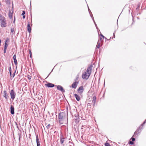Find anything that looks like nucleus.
Listing matches in <instances>:
<instances>
[{
  "mask_svg": "<svg viewBox=\"0 0 146 146\" xmlns=\"http://www.w3.org/2000/svg\"><path fill=\"white\" fill-rule=\"evenodd\" d=\"M68 116V113L65 112H60L58 115V119L59 123L62 124L64 122L65 119Z\"/></svg>",
  "mask_w": 146,
  "mask_h": 146,
  "instance_id": "nucleus-1",
  "label": "nucleus"
},
{
  "mask_svg": "<svg viewBox=\"0 0 146 146\" xmlns=\"http://www.w3.org/2000/svg\"><path fill=\"white\" fill-rule=\"evenodd\" d=\"M0 25L1 27H5L7 26V21L5 18L1 14H0Z\"/></svg>",
  "mask_w": 146,
  "mask_h": 146,
  "instance_id": "nucleus-2",
  "label": "nucleus"
},
{
  "mask_svg": "<svg viewBox=\"0 0 146 146\" xmlns=\"http://www.w3.org/2000/svg\"><path fill=\"white\" fill-rule=\"evenodd\" d=\"M90 76V74H87L86 72L83 73L82 75V77L83 79L87 80Z\"/></svg>",
  "mask_w": 146,
  "mask_h": 146,
  "instance_id": "nucleus-3",
  "label": "nucleus"
},
{
  "mask_svg": "<svg viewBox=\"0 0 146 146\" xmlns=\"http://www.w3.org/2000/svg\"><path fill=\"white\" fill-rule=\"evenodd\" d=\"M10 94L11 98L13 100H14L15 97L16 93L13 90L11 91Z\"/></svg>",
  "mask_w": 146,
  "mask_h": 146,
  "instance_id": "nucleus-4",
  "label": "nucleus"
},
{
  "mask_svg": "<svg viewBox=\"0 0 146 146\" xmlns=\"http://www.w3.org/2000/svg\"><path fill=\"white\" fill-rule=\"evenodd\" d=\"M57 88L58 90L62 92H65V90L61 86H57Z\"/></svg>",
  "mask_w": 146,
  "mask_h": 146,
  "instance_id": "nucleus-5",
  "label": "nucleus"
},
{
  "mask_svg": "<svg viewBox=\"0 0 146 146\" xmlns=\"http://www.w3.org/2000/svg\"><path fill=\"white\" fill-rule=\"evenodd\" d=\"M78 83V82L75 81L72 85L71 86L72 88L74 89H76V88L77 85Z\"/></svg>",
  "mask_w": 146,
  "mask_h": 146,
  "instance_id": "nucleus-6",
  "label": "nucleus"
},
{
  "mask_svg": "<svg viewBox=\"0 0 146 146\" xmlns=\"http://www.w3.org/2000/svg\"><path fill=\"white\" fill-rule=\"evenodd\" d=\"M3 97L5 98V99L7 100L8 97L9 95L7 93L6 91L5 90L3 91Z\"/></svg>",
  "mask_w": 146,
  "mask_h": 146,
  "instance_id": "nucleus-7",
  "label": "nucleus"
},
{
  "mask_svg": "<svg viewBox=\"0 0 146 146\" xmlns=\"http://www.w3.org/2000/svg\"><path fill=\"white\" fill-rule=\"evenodd\" d=\"M92 67V65H90L89 67L88 68L86 71L85 72H86L88 74H90V75L91 72Z\"/></svg>",
  "mask_w": 146,
  "mask_h": 146,
  "instance_id": "nucleus-8",
  "label": "nucleus"
},
{
  "mask_svg": "<svg viewBox=\"0 0 146 146\" xmlns=\"http://www.w3.org/2000/svg\"><path fill=\"white\" fill-rule=\"evenodd\" d=\"M84 88L83 86H81L79 87L78 89V91L80 94H82L83 92Z\"/></svg>",
  "mask_w": 146,
  "mask_h": 146,
  "instance_id": "nucleus-9",
  "label": "nucleus"
},
{
  "mask_svg": "<svg viewBox=\"0 0 146 146\" xmlns=\"http://www.w3.org/2000/svg\"><path fill=\"white\" fill-rule=\"evenodd\" d=\"M13 13V10H9L8 14V16L9 18L10 19L12 18V16Z\"/></svg>",
  "mask_w": 146,
  "mask_h": 146,
  "instance_id": "nucleus-10",
  "label": "nucleus"
},
{
  "mask_svg": "<svg viewBox=\"0 0 146 146\" xmlns=\"http://www.w3.org/2000/svg\"><path fill=\"white\" fill-rule=\"evenodd\" d=\"M45 85L48 88H52L54 86V84L50 83H48L47 84H46Z\"/></svg>",
  "mask_w": 146,
  "mask_h": 146,
  "instance_id": "nucleus-11",
  "label": "nucleus"
},
{
  "mask_svg": "<svg viewBox=\"0 0 146 146\" xmlns=\"http://www.w3.org/2000/svg\"><path fill=\"white\" fill-rule=\"evenodd\" d=\"M11 113L12 114H14L15 113L14 108L12 105L11 106Z\"/></svg>",
  "mask_w": 146,
  "mask_h": 146,
  "instance_id": "nucleus-12",
  "label": "nucleus"
},
{
  "mask_svg": "<svg viewBox=\"0 0 146 146\" xmlns=\"http://www.w3.org/2000/svg\"><path fill=\"white\" fill-rule=\"evenodd\" d=\"M96 96H94L92 98V103L93 106H94V105H95V103L96 102Z\"/></svg>",
  "mask_w": 146,
  "mask_h": 146,
  "instance_id": "nucleus-13",
  "label": "nucleus"
},
{
  "mask_svg": "<svg viewBox=\"0 0 146 146\" xmlns=\"http://www.w3.org/2000/svg\"><path fill=\"white\" fill-rule=\"evenodd\" d=\"M36 144H37V146H40V141L39 140V139H38V135H36Z\"/></svg>",
  "mask_w": 146,
  "mask_h": 146,
  "instance_id": "nucleus-14",
  "label": "nucleus"
},
{
  "mask_svg": "<svg viewBox=\"0 0 146 146\" xmlns=\"http://www.w3.org/2000/svg\"><path fill=\"white\" fill-rule=\"evenodd\" d=\"M13 58L14 60V62L15 63V65H17V61L16 59V55L15 54L14 55L13 57Z\"/></svg>",
  "mask_w": 146,
  "mask_h": 146,
  "instance_id": "nucleus-15",
  "label": "nucleus"
},
{
  "mask_svg": "<svg viewBox=\"0 0 146 146\" xmlns=\"http://www.w3.org/2000/svg\"><path fill=\"white\" fill-rule=\"evenodd\" d=\"M27 30L28 32L30 33L31 31V28L30 25L29 23L27 26Z\"/></svg>",
  "mask_w": 146,
  "mask_h": 146,
  "instance_id": "nucleus-16",
  "label": "nucleus"
},
{
  "mask_svg": "<svg viewBox=\"0 0 146 146\" xmlns=\"http://www.w3.org/2000/svg\"><path fill=\"white\" fill-rule=\"evenodd\" d=\"M141 128V126L136 130L135 132L134 135L133 136H135L136 135H137L140 132H139V130Z\"/></svg>",
  "mask_w": 146,
  "mask_h": 146,
  "instance_id": "nucleus-17",
  "label": "nucleus"
},
{
  "mask_svg": "<svg viewBox=\"0 0 146 146\" xmlns=\"http://www.w3.org/2000/svg\"><path fill=\"white\" fill-rule=\"evenodd\" d=\"M74 96L75 98H76V100L78 101H79L80 100V97L79 95H78L77 94H74Z\"/></svg>",
  "mask_w": 146,
  "mask_h": 146,
  "instance_id": "nucleus-18",
  "label": "nucleus"
},
{
  "mask_svg": "<svg viewBox=\"0 0 146 146\" xmlns=\"http://www.w3.org/2000/svg\"><path fill=\"white\" fill-rule=\"evenodd\" d=\"M64 141V138L63 137V136L62 135L60 137V143L61 144H62Z\"/></svg>",
  "mask_w": 146,
  "mask_h": 146,
  "instance_id": "nucleus-19",
  "label": "nucleus"
},
{
  "mask_svg": "<svg viewBox=\"0 0 146 146\" xmlns=\"http://www.w3.org/2000/svg\"><path fill=\"white\" fill-rule=\"evenodd\" d=\"M8 40H9V39L7 38V40L5 41V46L4 48L7 49V47L8 46V44L7 43V41H8Z\"/></svg>",
  "mask_w": 146,
  "mask_h": 146,
  "instance_id": "nucleus-20",
  "label": "nucleus"
},
{
  "mask_svg": "<svg viewBox=\"0 0 146 146\" xmlns=\"http://www.w3.org/2000/svg\"><path fill=\"white\" fill-rule=\"evenodd\" d=\"M100 35L101 36L100 37V40H101L102 39H104V36L102 34H100Z\"/></svg>",
  "mask_w": 146,
  "mask_h": 146,
  "instance_id": "nucleus-21",
  "label": "nucleus"
},
{
  "mask_svg": "<svg viewBox=\"0 0 146 146\" xmlns=\"http://www.w3.org/2000/svg\"><path fill=\"white\" fill-rule=\"evenodd\" d=\"M6 3L7 4H10V2L9 0H5Z\"/></svg>",
  "mask_w": 146,
  "mask_h": 146,
  "instance_id": "nucleus-22",
  "label": "nucleus"
},
{
  "mask_svg": "<svg viewBox=\"0 0 146 146\" xmlns=\"http://www.w3.org/2000/svg\"><path fill=\"white\" fill-rule=\"evenodd\" d=\"M91 15V17L92 19H93V21H94V23H95V25L96 27H97V25L96 24V23H95V22L94 21V17H93V15Z\"/></svg>",
  "mask_w": 146,
  "mask_h": 146,
  "instance_id": "nucleus-23",
  "label": "nucleus"
},
{
  "mask_svg": "<svg viewBox=\"0 0 146 146\" xmlns=\"http://www.w3.org/2000/svg\"><path fill=\"white\" fill-rule=\"evenodd\" d=\"M100 43H99V42H98V43L97 44L96 47L97 48H99L100 47Z\"/></svg>",
  "mask_w": 146,
  "mask_h": 146,
  "instance_id": "nucleus-24",
  "label": "nucleus"
},
{
  "mask_svg": "<svg viewBox=\"0 0 146 146\" xmlns=\"http://www.w3.org/2000/svg\"><path fill=\"white\" fill-rule=\"evenodd\" d=\"M11 33H13L14 32L15 30L14 28H11Z\"/></svg>",
  "mask_w": 146,
  "mask_h": 146,
  "instance_id": "nucleus-25",
  "label": "nucleus"
},
{
  "mask_svg": "<svg viewBox=\"0 0 146 146\" xmlns=\"http://www.w3.org/2000/svg\"><path fill=\"white\" fill-rule=\"evenodd\" d=\"M105 145V146H111L108 143H106Z\"/></svg>",
  "mask_w": 146,
  "mask_h": 146,
  "instance_id": "nucleus-26",
  "label": "nucleus"
},
{
  "mask_svg": "<svg viewBox=\"0 0 146 146\" xmlns=\"http://www.w3.org/2000/svg\"><path fill=\"white\" fill-rule=\"evenodd\" d=\"M9 73H10V74H11V67L10 66V67L9 68Z\"/></svg>",
  "mask_w": 146,
  "mask_h": 146,
  "instance_id": "nucleus-27",
  "label": "nucleus"
},
{
  "mask_svg": "<svg viewBox=\"0 0 146 146\" xmlns=\"http://www.w3.org/2000/svg\"><path fill=\"white\" fill-rule=\"evenodd\" d=\"M79 75H77V76H76V79H75V80H78V79L79 78Z\"/></svg>",
  "mask_w": 146,
  "mask_h": 146,
  "instance_id": "nucleus-28",
  "label": "nucleus"
},
{
  "mask_svg": "<svg viewBox=\"0 0 146 146\" xmlns=\"http://www.w3.org/2000/svg\"><path fill=\"white\" fill-rule=\"evenodd\" d=\"M146 123V119L143 122V123L142 124H141V126H143L144 124Z\"/></svg>",
  "mask_w": 146,
  "mask_h": 146,
  "instance_id": "nucleus-29",
  "label": "nucleus"
},
{
  "mask_svg": "<svg viewBox=\"0 0 146 146\" xmlns=\"http://www.w3.org/2000/svg\"><path fill=\"white\" fill-rule=\"evenodd\" d=\"M129 143L131 145H133L134 144V143H133V141H129Z\"/></svg>",
  "mask_w": 146,
  "mask_h": 146,
  "instance_id": "nucleus-30",
  "label": "nucleus"
},
{
  "mask_svg": "<svg viewBox=\"0 0 146 146\" xmlns=\"http://www.w3.org/2000/svg\"><path fill=\"white\" fill-rule=\"evenodd\" d=\"M29 54H30V57L31 58L32 57V53L31 50H29Z\"/></svg>",
  "mask_w": 146,
  "mask_h": 146,
  "instance_id": "nucleus-31",
  "label": "nucleus"
},
{
  "mask_svg": "<svg viewBox=\"0 0 146 146\" xmlns=\"http://www.w3.org/2000/svg\"><path fill=\"white\" fill-rule=\"evenodd\" d=\"M50 124H48L47 125L46 127L48 129H49L50 128Z\"/></svg>",
  "mask_w": 146,
  "mask_h": 146,
  "instance_id": "nucleus-32",
  "label": "nucleus"
},
{
  "mask_svg": "<svg viewBox=\"0 0 146 146\" xmlns=\"http://www.w3.org/2000/svg\"><path fill=\"white\" fill-rule=\"evenodd\" d=\"M25 12L23 11L22 12V14H21V15H25Z\"/></svg>",
  "mask_w": 146,
  "mask_h": 146,
  "instance_id": "nucleus-33",
  "label": "nucleus"
},
{
  "mask_svg": "<svg viewBox=\"0 0 146 146\" xmlns=\"http://www.w3.org/2000/svg\"><path fill=\"white\" fill-rule=\"evenodd\" d=\"M131 139L132 140V141H135V138H133V137H132L131 138Z\"/></svg>",
  "mask_w": 146,
  "mask_h": 146,
  "instance_id": "nucleus-34",
  "label": "nucleus"
},
{
  "mask_svg": "<svg viewBox=\"0 0 146 146\" xmlns=\"http://www.w3.org/2000/svg\"><path fill=\"white\" fill-rule=\"evenodd\" d=\"M16 73V71H15L13 73V78L14 76H15V74Z\"/></svg>",
  "mask_w": 146,
  "mask_h": 146,
  "instance_id": "nucleus-35",
  "label": "nucleus"
},
{
  "mask_svg": "<svg viewBox=\"0 0 146 146\" xmlns=\"http://www.w3.org/2000/svg\"><path fill=\"white\" fill-rule=\"evenodd\" d=\"M78 118V116H75V119H77Z\"/></svg>",
  "mask_w": 146,
  "mask_h": 146,
  "instance_id": "nucleus-36",
  "label": "nucleus"
},
{
  "mask_svg": "<svg viewBox=\"0 0 146 146\" xmlns=\"http://www.w3.org/2000/svg\"><path fill=\"white\" fill-rule=\"evenodd\" d=\"M28 78L30 80L31 79V77L30 76H28Z\"/></svg>",
  "mask_w": 146,
  "mask_h": 146,
  "instance_id": "nucleus-37",
  "label": "nucleus"
},
{
  "mask_svg": "<svg viewBox=\"0 0 146 146\" xmlns=\"http://www.w3.org/2000/svg\"><path fill=\"white\" fill-rule=\"evenodd\" d=\"M7 49L4 48V52L5 53L6 52Z\"/></svg>",
  "mask_w": 146,
  "mask_h": 146,
  "instance_id": "nucleus-38",
  "label": "nucleus"
},
{
  "mask_svg": "<svg viewBox=\"0 0 146 146\" xmlns=\"http://www.w3.org/2000/svg\"><path fill=\"white\" fill-rule=\"evenodd\" d=\"M115 32H114V33H113V37L112 38H115V35H114V33L115 32Z\"/></svg>",
  "mask_w": 146,
  "mask_h": 146,
  "instance_id": "nucleus-39",
  "label": "nucleus"
},
{
  "mask_svg": "<svg viewBox=\"0 0 146 146\" xmlns=\"http://www.w3.org/2000/svg\"><path fill=\"white\" fill-rule=\"evenodd\" d=\"M25 15H23V19H24L25 18Z\"/></svg>",
  "mask_w": 146,
  "mask_h": 146,
  "instance_id": "nucleus-40",
  "label": "nucleus"
},
{
  "mask_svg": "<svg viewBox=\"0 0 146 146\" xmlns=\"http://www.w3.org/2000/svg\"><path fill=\"white\" fill-rule=\"evenodd\" d=\"M88 11H89V13H90V12H91V11H90V9H89V8L88 7Z\"/></svg>",
  "mask_w": 146,
  "mask_h": 146,
  "instance_id": "nucleus-41",
  "label": "nucleus"
},
{
  "mask_svg": "<svg viewBox=\"0 0 146 146\" xmlns=\"http://www.w3.org/2000/svg\"><path fill=\"white\" fill-rule=\"evenodd\" d=\"M10 74V76L11 77H12L11 76V74Z\"/></svg>",
  "mask_w": 146,
  "mask_h": 146,
  "instance_id": "nucleus-42",
  "label": "nucleus"
},
{
  "mask_svg": "<svg viewBox=\"0 0 146 146\" xmlns=\"http://www.w3.org/2000/svg\"><path fill=\"white\" fill-rule=\"evenodd\" d=\"M1 39H0V45H1Z\"/></svg>",
  "mask_w": 146,
  "mask_h": 146,
  "instance_id": "nucleus-43",
  "label": "nucleus"
},
{
  "mask_svg": "<svg viewBox=\"0 0 146 146\" xmlns=\"http://www.w3.org/2000/svg\"><path fill=\"white\" fill-rule=\"evenodd\" d=\"M15 18L14 21H13V22H15Z\"/></svg>",
  "mask_w": 146,
  "mask_h": 146,
  "instance_id": "nucleus-44",
  "label": "nucleus"
},
{
  "mask_svg": "<svg viewBox=\"0 0 146 146\" xmlns=\"http://www.w3.org/2000/svg\"><path fill=\"white\" fill-rule=\"evenodd\" d=\"M20 136L19 137V140H20Z\"/></svg>",
  "mask_w": 146,
  "mask_h": 146,
  "instance_id": "nucleus-45",
  "label": "nucleus"
},
{
  "mask_svg": "<svg viewBox=\"0 0 146 146\" xmlns=\"http://www.w3.org/2000/svg\"><path fill=\"white\" fill-rule=\"evenodd\" d=\"M30 5H31V2H30Z\"/></svg>",
  "mask_w": 146,
  "mask_h": 146,
  "instance_id": "nucleus-46",
  "label": "nucleus"
}]
</instances>
